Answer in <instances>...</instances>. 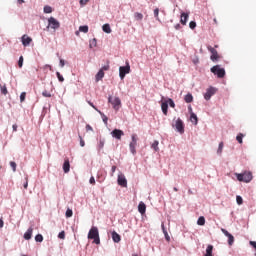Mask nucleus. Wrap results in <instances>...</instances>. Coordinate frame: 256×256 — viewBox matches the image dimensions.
<instances>
[{"mask_svg":"<svg viewBox=\"0 0 256 256\" xmlns=\"http://www.w3.org/2000/svg\"><path fill=\"white\" fill-rule=\"evenodd\" d=\"M154 16H155V18L157 19V21H159V8H156V9L154 10Z\"/></svg>","mask_w":256,"mask_h":256,"instance_id":"45","label":"nucleus"},{"mask_svg":"<svg viewBox=\"0 0 256 256\" xmlns=\"http://www.w3.org/2000/svg\"><path fill=\"white\" fill-rule=\"evenodd\" d=\"M197 225H201V226L205 225V217L200 216L198 218Z\"/></svg>","mask_w":256,"mask_h":256,"instance_id":"31","label":"nucleus"},{"mask_svg":"<svg viewBox=\"0 0 256 256\" xmlns=\"http://www.w3.org/2000/svg\"><path fill=\"white\" fill-rule=\"evenodd\" d=\"M79 31H81V33H89V26L87 25L80 26Z\"/></svg>","mask_w":256,"mask_h":256,"instance_id":"27","label":"nucleus"},{"mask_svg":"<svg viewBox=\"0 0 256 256\" xmlns=\"http://www.w3.org/2000/svg\"><path fill=\"white\" fill-rule=\"evenodd\" d=\"M31 237H33V228L30 227L25 233H24V239L26 241H29V239H31Z\"/></svg>","mask_w":256,"mask_h":256,"instance_id":"16","label":"nucleus"},{"mask_svg":"<svg viewBox=\"0 0 256 256\" xmlns=\"http://www.w3.org/2000/svg\"><path fill=\"white\" fill-rule=\"evenodd\" d=\"M214 23L217 25V18H214Z\"/></svg>","mask_w":256,"mask_h":256,"instance_id":"61","label":"nucleus"},{"mask_svg":"<svg viewBox=\"0 0 256 256\" xmlns=\"http://www.w3.org/2000/svg\"><path fill=\"white\" fill-rule=\"evenodd\" d=\"M173 189H174V191H176V192L179 191V189H177V187H174Z\"/></svg>","mask_w":256,"mask_h":256,"instance_id":"62","label":"nucleus"},{"mask_svg":"<svg viewBox=\"0 0 256 256\" xmlns=\"http://www.w3.org/2000/svg\"><path fill=\"white\" fill-rule=\"evenodd\" d=\"M111 171H112L111 175L113 176V173H115V171H117V166H112Z\"/></svg>","mask_w":256,"mask_h":256,"instance_id":"56","label":"nucleus"},{"mask_svg":"<svg viewBox=\"0 0 256 256\" xmlns=\"http://www.w3.org/2000/svg\"><path fill=\"white\" fill-rule=\"evenodd\" d=\"M151 148L154 149V151H159V141H154L151 145Z\"/></svg>","mask_w":256,"mask_h":256,"instance_id":"29","label":"nucleus"},{"mask_svg":"<svg viewBox=\"0 0 256 256\" xmlns=\"http://www.w3.org/2000/svg\"><path fill=\"white\" fill-rule=\"evenodd\" d=\"M71 170V164L69 163V159H66L63 164V171L64 173H69Z\"/></svg>","mask_w":256,"mask_h":256,"instance_id":"17","label":"nucleus"},{"mask_svg":"<svg viewBox=\"0 0 256 256\" xmlns=\"http://www.w3.org/2000/svg\"><path fill=\"white\" fill-rule=\"evenodd\" d=\"M31 41H33L31 37L27 35L22 36V44L24 45V47H28V45H31Z\"/></svg>","mask_w":256,"mask_h":256,"instance_id":"14","label":"nucleus"},{"mask_svg":"<svg viewBox=\"0 0 256 256\" xmlns=\"http://www.w3.org/2000/svg\"><path fill=\"white\" fill-rule=\"evenodd\" d=\"M161 228H162V231H163L165 237H167L168 233H167V230L165 229V224L164 223H162Z\"/></svg>","mask_w":256,"mask_h":256,"instance_id":"48","label":"nucleus"},{"mask_svg":"<svg viewBox=\"0 0 256 256\" xmlns=\"http://www.w3.org/2000/svg\"><path fill=\"white\" fill-rule=\"evenodd\" d=\"M165 238L167 239V241H169V239H170V238H169V235H168V236H165Z\"/></svg>","mask_w":256,"mask_h":256,"instance_id":"63","label":"nucleus"},{"mask_svg":"<svg viewBox=\"0 0 256 256\" xmlns=\"http://www.w3.org/2000/svg\"><path fill=\"white\" fill-rule=\"evenodd\" d=\"M100 71H109V64H107V65H105V66H103L101 69H100Z\"/></svg>","mask_w":256,"mask_h":256,"instance_id":"51","label":"nucleus"},{"mask_svg":"<svg viewBox=\"0 0 256 256\" xmlns=\"http://www.w3.org/2000/svg\"><path fill=\"white\" fill-rule=\"evenodd\" d=\"M205 256H213V245H208Z\"/></svg>","mask_w":256,"mask_h":256,"instance_id":"22","label":"nucleus"},{"mask_svg":"<svg viewBox=\"0 0 256 256\" xmlns=\"http://www.w3.org/2000/svg\"><path fill=\"white\" fill-rule=\"evenodd\" d=\"M89 106L92 107L93 109H95V111H99L97 109V107H95V105L93 104V102H88Z\"/></svg>","mask_w":256,"mask_h":256,"instance_id":"52","label":"nucleus"},{"mask_svg":"<svg viewBox=\"0 0 256 256\" xmlns=\"http://www.w3.org/2000/svg\"><path fill=\"white\" fill-rule=\"evenodd\" d=\"M88 239H93L96 245L101 243V239L99 238V229L97 227H92L88 233Z\"/></svg>","mask_w":256,"mask_h":256,"instance_id":"1","label":"nucleus"},{"mask_svg":"<svg viewBox=\"0 0 256 256\" xmlns=\"http://www.w3.org/2000/svg\"><path fill=\"white\" fill-rule=\"evenodd\" d=\"M167 103H169V106L172 107L174 109L175 107V102L173 101V99L169 98Z\"/></svg>","mask_w":256,"mask_h":256,"instance_id":"43","label":"nucleus"},{"mask_svg":"<svg viewBox=\"0 0 256 256\" xmlns=\"http://www.w3.org/2000/svg\"><path fill=\"white\" fill-rule=\"evenodd\" d=\"M190 121H191V123H194V125H197V123H198L197 114L191 113V115H190Z\"/></svg>","mask_w":256,"mask_h":256,"instance_id":"23","label":"nucleus"},{"mask_svg":"<svg viewBox=\"0 0 256 256\" xmlns=\"http://www.w3.org/2000/svg\"><path fill=\"white\" fill-rule=\"evenodd\" d=\"M215 93H217V90L214 87H210L206 90V93L204 94V99L206 101H209V99H211L212 95H215Z\"/></svg>","mask_w":256,"mask_h":256,"instance_id":"12","label":"nucleus"},{"mask_svg":"<svg viewBox=\"0 0 256 256\" xmlns=\"http://www.w3.org/2000/svg\"><path fill=\"white\" fill-rule=\"evenodd\" d=\"M207 49L209 52H211L210 59L211 61H213V63H216V61H219V59H221L219 52H217L215 48H213L212 46H208Z\"/></svg>","mask_w":256,"mask_h":256,"instance_id":"8","label":"nucleus"},{"mask_svg":"<svg viewBox=\"0 0 256 256\" xmlns=\"http://www.w3.org/2000/svg\"><path fill=\"white\" fill-rule=\"evenodd\" d=\"M66 217H67V219H69L70 217H73V210H71V209H67L66 210Z\"/></svg>","mask_w":256,"mask_h":256,"instance_id":"35","label":"nucleus"},{"mask_svg":"<svg viewBox=\"0 0 256 256\" xmlns=\"http://www.w3.org/2000/svg\"><path fill=\"white\" fill-rule=\"evenodd\" d=\"M251 247H253L256 250V242L255 241H250Z\"/></svg>","mask_w":256,"mask_h":256,"instance_id":"53","label":"nucleus"},{"mask_svg":"<svg viewBox=\"0 0 256 256\" xmlns=\"http://www.w3.org/2000/svg\"><path fill=\"white\" fill-rule=\"evenodd\" d=\"M111 135L114 139H118V141H121V138L123 137V135H125V132H123V130L120 129H114L111 132Z\"/></svg>","mask_w":256,"mask_h":256,"instance_id":"10","label":"nucleus"},{"mask_svg":"<svg viewBox=\"0 0 256 256\" xmlns=\"http://www.w3.org/2000/svg\"><path fill=\"white\" fill-rule=\"evenodd\" d=\"M138 211H139V213H141V215H145V211H147V206L145 205V203H143V202L139 203Z\"/></svg>","mask_w":256,"mask_h":256,"instance_id":"18","label":"nucleus"},{"mask_svg":"<svg viewBox=\"0 0 256 256\" xmlns=\"http://www.w3.org/2000/svg\"><path fill=\"white\" fill-rule=\"evenodd\" d=\"M118 185H120V187H127V178H125V175H118Z\"/></svg>","mask_w":256,"mask_h":256,"instance_id":"13","label":"nucleus"},{"mask_svg":"<svg viewBox=\"0 0 256 256\" xmlns=\"http://www.w3.org/2000/svg\"><path fill=\"white\" fill-rule=\"evenodd\" d=\"M98 113H100V115H102L103 122L105 124H107V121H109V118H107V116H105L103 113H101V111H98Z\"/></svg>","mask_w":256,"mask_h":256,"instance_id":"39","label":"nucleus"},{"mask_svg":"<svg viewBox=\"0 0 256 256\" xmlns=\"http://www.w3.org/2000/svg\"><path fill=\"white\" fill-rule=\"evenodd\" d=\"M42 95H43V97H51V93L49 91H47V90H44L42 92Z\"/></svg>","mask_w":256,"mask_h":256,"instance_id":"46","label":"nucleus"},{"mask_svg":"<svg viewBox=\"0 0 256 256\" xmlns=\"http://www.w3.org/2000/svg\"><path fill=\"white\" fill-rule=\"evenodd\" d=\"M188 19H189V13L183 12V13L181 14V18H180V23H181V25H187Z\"/></svg>","mask_w":256,"mask_h":256,"instance_id":"15","label":"nucleus"},{"mask_svg":"<svg viewBox=\"0 0 256 256\" xmlns=\"http://www.w3.org/2000/svg\"><path fill=\"white\" fill-rule=\"evenodd\" d=\"M174 27H175L176 31H179V29H181V24H176Z\"/></svg>","mask_w":256,"mask_h":256,"instance_id":"58","label":"nucleus"},{"mask_svg":"<svg viewBox=\"0 0 256 256\" xmlns=\"http://www.w3.org/2000/svg\"><path fill=\"white\" fill-rule=\"evenodd\" d=\"M131 73V66L129 62H126V66L119 67V77L120 79H125V75H129Z\"/></svg>","mask_w":256,"mask_h":256,"instance_id":"3","label":"nucleus"},{"mask_svg":"<svg viewBox=\"0 0 256 256\" xmlns=\"http://www.w3.org/2000/svg\"><path fill=\"white\" fill-rule=\"evenodd\" d=\"M235 175L240 182L251 183L253 181V174L251 172L236 173Z\"/></svg>","mask_w":256,"mask_h":256,"instance_id":"2","label":"nucleus"},{"mask_svg":"<svg viewBox=\"0 0 256 256\" xmlns=\"http://www.w3.org/2000/svg\"><path fill=\"white\" fill-rule=\"evenodd\" d=\"M175 128L178 131V133H185V125L183 124V120H181V118H178L176 120Z\"/></svg>","mask_w":256,"mask_h":256,"instance_id":"9","label":"nucleus"},{"mask_svg":"<svg viewBox=\"0 0 256 256\" xmlns=\"http://www.w3.org/2000/svg\"><path fill=\"white\" fill-rule=\"evenodd\" d=\"M243 137H244L243 133L238 134L236 137V141H238V143L240 144L243 143Z\"/></svg>","mask_w":256,"mask_h":256,"instance_id":"34","label":"nucleus"},{"mask_svg":"<svg viewBox=\"0 0 256 256\" xmlns=\"http://www.w3.org/2000/svg\"><path fill=\"white\" fill-rule=\"evenodd\" d=\"M18 3H24V1L23 0H18Z\"/></svg>","mask_w":256,"mask_h":256,"instance_id":"64","label":"nucleus"},{"mask_svg":"<svg viewBox=\"0 0 256 256\" xmlns=\"http://www.w3.org/2000/svg\"><path fill=\"white\" fill-rule=\"evenodd\" d=\"M236 201L239 205H243V198L241 196H236Z\"/></svg>","mask_w":256,"mask_h":256,"instance_id":"41","label":"nucleus"},{"mask_svg":"<svg viewBox=\"0 0 256 256\" xmlns=\"http://www.w3.org/2000/svg\"><path fill=\"white\" fill-rule=\"evenodd\" d=\"M87 3H89V0H80V5L82 7H85V5H87Z\"/></svg>","mask_w":256,"mask_h":256,"instance_id":"49","label":"nucleus"},{"mask_svg":"<svg viewBox=\"0 0 256 256\" xmlns=\"http://www.w3.org/2000/svg\"><path fill=\"white\" fill-rule=\"evenodd\" d=\"M56 76H57L58 80L60 81V83H63V81H65V78H63V75H61L60 72H56Z\"/></svg>","mask_w":256,"mask_h":256,"instance_id":"36","label":"nucleus"},{"mask_svg":"<svg viewBox=\"0 0 256 256\" xmlns=\"http://www.w3.org/2000/svg\"><path fill=\"white\" fill-rule=\"evenodd\" d=\"M44 13H53V8L51 6H44Z\"/></svg>","mask_w":256,"mask_h":256,"instance_id":"33","label":"nucleus"},{"mask_svg":"<svg viewBox=\"0 0 256 256\" xmlns=\"http://www.w3.org/2000/svg\"><path fill=\"white\" fill-rule=\"evenodd\" d=\"M35 241L37 243H43V235H41V234L36 235L35 236Z\"/></svg>","mask_w":256,"mask_h":256,"instance_id":"32","label":"nucleus"},{"mask_svg":"<svg viewBox=\"0 0 256 256\" xmlns=\"http://www.w3.org/2000/svg\"><path fill=\"white\" fill-rule=\"evenodd\" d=\"M186 103H193V95L192 94H187L184 98Z\"/></svg>","mask_w":256,"mask_h":256,"instance_id":"26","label":"nucleus"},{"mask_svg":"<svg viewBox=\"0 0 256 256\" xmlns=\"http://www.w3.org/2000/svg\"><path fill=\"white\" fill-rule=\"evenodd\" d=\"M0 91H1L2 95H7V93H9L7 91V86L6 85H1L0 84Z\"/></svg>","mask_w":256,"mask_h":256,"instance_id":"28","label":"nucleus"},{"mask_svg":"<svg viewBox=\"0 0 256 256\" xmlns=\"http://www.w3.org/2000/svg\"><path fill=\"white\" fill-rule=\"evenodd\" d=\"M18 67L21 69V67H23V56H20L19 57V60H18Z\"/></svg>","mask_w":256,"mask_h":256,"instance_id":"42","label":"nucleus"},{"mask_svg":"<svg viewBox=\"0 0 256 256\" xmlns=\"http://www.w3.org/2000/svg\"><path fill=\"white\" fill-rule=\"evenodd\" d=\"M58 239H65V231H61V232L58 234Z\"/></svg>","mask_w":256,"mask_h":256,"instance_id":"47","label":"nucleus"},{"mask_svg":"<svg viewBox=\"0 0 256 256\" xmlns=\"http://www.w3.org/2000/svg\"><path fill=\"white\" fill-rule=\"evenodd\" d=\"M131 139L132 141L130 142L129 147L132 155H135L137 153L136 147H137V141H139V138L137 137V134H132Z\"/></svg>","mask_w":256,"mask_h":256,"instance_id":"6","label":"nucleus"},{"mask_svg":"<svg viewBox=\"0 0 256 256\" xmlns=\"http://www.w3.org/2000/svg\"><path fill=\"white\" fill-rule=\"evenodd\" d=\"M86 131H93V127H91V125H86Z\"/></svg>","mask_w":256,"mask_h":256,"instance_id":"57","label":"nucleus"},{"mask_svg":"<svg viewBox=\"0 0 256 256\" xmlns=\"http://www.w3.org/2000/svg\"><path fill=\"white\" fill-rule=\"evenodd\" d=\"M10 167L12 168L13 173H15V171H17V163L11 161L10 162Z\"/></svg>","mask_w":256,"mask_h":256,"instance_id":"37","label":"nucleus"},{"mask_svg":"<svg viewBox=\"0 0 256 256\" xmlns=\"http://www.w3.org/2000/svg\"><path fill=\"white\" fill-rule=\"evenodd\" d=\"M108 101L111 103L114 110L118 111L121 109V99L119 97L109 96Z\"/></svg>","mask_w":256,"mask_h":256,"instance_id":"5","label":"nucleus"},{"mask_svg":"<svg viewBox=\"0 0 256 256\" xmlns=\"http://www.w3.org/2000/svg\"><path fill=\"white\" fill-rule=\"evenodd\" d=\"M222 233L225 235V237H228V245H233V243H235V237L232 236L231 233H229V231L225 230V228L221 229Z\"/></svg>","mask_w":256,"mask_h":256,"instance_id":"11","label":"nucleus"},{"mask_svg":"<svg viewBox=\"0 0 256 256\" xmlns=\"http://www.w3.org/2000/svg\"><path fill=\"white\" fill-rule=\"evenodd\" d=\"M3 225H4L3 219H0V229H3Z\"/></svg>","mask_w":256,"mask_h":256,"instance_id":"59","label":"nucleus"},{"mask_svg":"<svg viewBox=\"0 0 256 256\" xmlns=\"http://www.w3.org/2000/svg\"><path fill=\"white\" fill-rule=\"evenodd\" d=\"M25 97H27V93L22 92V93L20 94V102H21V103H23V101H25Z\"/></svg>","mask_w":256,"mask_h":256,"instance_id":"38","label":"nucleus"},{"mask_svg":"<svg viewBox=\"0 0 256 256\" xmlns=\"http://www.w3.org/2000/svg\"><path fill=\"white\" fill-rule=\"evenodd\" d=\"M102 30L104 31V33H111V26L109 24H104L102 26Z\"/></svg>","mask_w":256,"mask_h":256,"instance_id":"24","label":"nucleus"},{"mask_svg":"<svg viewBox=\"0 0 256 256\" xmlns=\"http://www.w3.org/2000/svg\"><path fill=\"white\" fill-rule=\"evenodd\" d=\"M161 109H162V113H164L165 115H167L168 113V109H169V104L167 102H163L161 104Z\"/></svg>","mask_w":256,"mask_h":256,"instance_id":"21","label":"nucleus"},{"mask_svg":"<svg viewBox=\"0 0 256 256\" xmlns=\"http://www.w3.org/2000/svg\"><path fill=\"white\" fill-rule=\"evenodd\" d=\"M211 73L217 75L219 79H223L225 77V69L221 68V66L216 65L211 68Z\"/></svg>","mask_w":256,"mask_h":256,"instance_id":"4","label":"nucleus"},{"mask_svg":"<svg viewBox=\"0 0 256 256\" xmlns=\"http://www.w3.org/2000/svg\"><path fill=\"white\" fill-rule=\"evenodd\" d=\"M223 147H224L223 142H220L217 149V155H221L223 153Z\"/></svg>","mask_w":256,"mask_h":256,"instance_id":"30","label":"nucleus"},{"mask_svg":"<svg viewBox=\"0 0 256 256\" xmlns=\"http://www.w3.org/2000/svg\"><path fill=\"white\" fill-rule=\"evenodd\" d=\"M134 18L136 19V21H143V14L136 12L134 13Z\"/></svg>","mask_w":256,"mask_h":256,"instance_id":"25","label":"nucleus"},{"mask_svg":"<svg viewBox=\"0 0 256 256\" xmlns=\"http://www.w3.org/2000/svg\"><path fill=\"white\" fill-rule=\"evenodd\" d=\"M60 67H65V60L60 59Z\"/></svg>","mask_w":256,"mask_h":256,"instance_id":"55","label":"nucleus"},{"mask_svg":"<svg viewBox=\"0 0 256 256\" xmlns=\"http://www.w3.org/2000/svg\"><path fill=\"white\" fill-rule=\"evenodd\" d=\"M189 27H190V29H195V27H197V23L195 21H191L189 23Z\"/></svg>","mask_w":256,"mask_h":256,"instance_id":"44","label":"nucleus"},{"mask_svg":"<svg viewBox=\"0 0 256 256\" xmlns=\"http://www.w3.org/2000/svg\"><path fill=\"white\" fill-rule=\"evenodd\" d=\"M23 187H24V189H27V187H29V177L28 176L25 177V183H24Z\"/></svg>","mask_w":256,"mask_h":256,"instance_id":"40","label":"nucleus"},{"mask_svg":"<svg viewBox=\"0 0 256 256\" xmlns=\"http://www.w3.org/2000/svg\"><path fill=\"white\" fill-rule=\"evenodd\" d=\"M103 77H105V72L103 70H99L95 76L96 83H99V81H101V79H103Z\"/></svg>","mask_w":256,"mask_h":256,"instance_id":"19","label":"nucleus"},{"mask_svg":"<svg viewBox=\"0 0 256 256\" xmlns=\"http://www.w3.org/2000/svg\"><path fill=\"white\" fill-rule=\"evenodd\" d=\"M80 139V146L85 147V140H83V137L79 136Z\"/></svg>","mask_w":256,"mask_h":256,"instance_id":"50","label":"nucleus"},{"mask_svg":"<svg viewBox=\"0 0 256 256\" xmlns=\"http://www.w3.org/2000/svg\"><path fill=\"white\" fill-rule=\"evenodd\" d=\"M112 239L114 243H119L121 241V235H119L117 232H112Z\"/></svg>","mask_w":256,"mask_h":256,"instance_id":"20","label":"nucleus"},{"mask_svg":"<svg viewBox=\"0 0 256 256\" xmlns=\"http://www.w3.org/2000/svg\"><path fill=\"white\" fill-rule=\"evenodd\" d=\"M59 27H61V23H59V21L57 19H55L54 17H50L48 19L47 29H53L55 31V30L59 29Z\"/></svg>","mask_w":256,"mask_h":256,"instance_id":"7","label":"nucleus"},{"mask_svg":"<svg viewBox=\"0 0 256 256\" xmlns=\"http://www.w3.org/2000/svg\"><path fill=\"white\" fill-rule=\"evenodd\" d=\"M17 124H14L13 126H12V129H13V131L15 132V131H17Z\"/></svg>","mask_w":256,"mask_h":256,"instance_id":"60","label":"nucleus"},{"mask_svg":"<svg viewBox=\"0 0 256 256\" xmlns=\"http://www.w3.org/2000/svg\"><path fill=\"white\" fill-rule=\"evenodd\" d=\"M90 183H91V185H95V177L92 176L90 178Z\"/></svg>","mask_w":256,"mask_h":256,"instance_id":"54","label":"nucleus"}]
</instances>
